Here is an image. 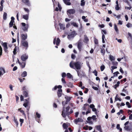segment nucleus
Segmentation results:
<instances>
[{"mask_svg": "<svg viewBox=\"0 0 132 132\" xmlns=\"http://www.w3.org/2000/svg\"><path fill=\"white\" fill-rule=\"evenodd\" d=\"M92 87V88L95 90H98V88L97 87L93 86Z\"/></svg>", "mask_w": 132, "mask_h": 132, "instance_id": "48", "label": "nucleus"}, {"mask_svg": "<svg viewBox=\"0 0 132 132\" xmlns=\"http://www.w3.org/2000/svg\"><path fill=\"white\" fill-rule=\"evenodd\" d=\"M41 115L40 114L38 113L37 112L36 113V116H35V118L36 119L37 118L39 119L40 118ZM36 120L37 121V120L36 119Z\"/></svg>", "mask_w": 132, "mask_h": 132, "instance_id": "23", "label": "nucleus"}, {"mask_svg": "<svg viewBox=\"0 0 132 132\" xmlns=\"http://www.w3.org/2000/svg\"><path fill=\"white\" fill-rule=\"evenodd\" d=\"M22 44L23 45L24 47H26L27 48L28 47V44L27 42L26 41L22 42Z\"/></svg>", "mask_w": 132, "mask_h": 132, "instance_id": "16", "label": "nucleus"}, {"mask_svg": "<svg viewBox=\"0 0 132 132\" xmlns=\"http://www.w3.org/2000/svg\"><path fill=\"white\" fill-rule=\"evenodd\" d=\"M27 73L26 71H24L21 74V76L22 77H25L27 76Z\"/></svg>", "mask_w": 132, "mask_h": 132, "instance_id": "24", "label": "nucleus"}, {"mask_svg": "<svg viewBox=\"0 0 132 132\" xmlns=\"http://www.w3.org/2000/svg\"><path fill=\"white\" fill-rule=\"evenodd\" d=\"M94 42L95 44H97L98 43V40L96 38L94 39Z\"/></svg>", "mask_w": 132, "mask_h": 132, "instance_id": "49", "label": "nucleus"}, {"mask_svg": "<svg viewBox=\"0 0 132 132\" xmlns=\"http://www.w3.org/2000/svg\"><path fill=\"white\" fill-rule=\"evenodd\" d=\"M59 26L61 30H64L65 29L64 26L62 24L60 23Z\"/></svg>", "mask_w": 132, "mask_h": 132, "instance_id": "27", "label": "nucleus"}, {"mask_svg": "<svg viewBox=\"0 0 132 132\" xmlns=\"http://www.w3.org/2000/svg\"><path fill=\"white\" fill-rule=\"evenodd\" d=\"M62 90L61 89H59L57 92V96L59 97H61L62 96Z\"/></svg>", "mask_w": 132, "mask_h": 132, "instance_id": "12", "label": "nucleus"}, {"mask_svg": "<svg viewBox=\"0 0 132 132\" xmlns=\"http://www.w3.org/2000/svg\"><path fill=\"white\" fill-rule=\"evenodd\" d=\"M18 49V47L16 46H15V48L14 49L13 53L14 55H15L16 54V51Z\"/></svg>", "mask_w": 132, "mask_h": 132, "instance_id": "29", "label": "nucleus"}, {"mask_svg": "<svg viewBox=\"0 0 132 132\" xmlns=\"http://www.w3.org/2000/svg\"><path fill=\"white\" fill-rule=\"evenodd\" d=\"M63 128H64V129H66L68 128V124L67 123H64L63 125Z\"/></svg>", "mask_w": 132, "mask_h": 132, "instance_id": "28", "label": "nucleus"}, {"mask_svg": "<svg viewBox=\"0 0 132 132\" xmlns=\"http://www.w3.org/2000/svg\"><path fill=\"white\" fill-rule=\"evenodd\" d=\"M115 9L116 10H120V7L119 6V5H116L115 7Z\"/></svg>", "mask_w": 132, "mask_h": 132, "instance_id": "42", "label": "nucleus"}, {"mask_svg": "<svg viewBox=\"0 0 132 132\" xmlns=\"http://www.w3.org/2000/svg\"><path fill=\"white\" fill-rule=\"evenodd\" d=\"M7 13L5 12L4 13L3 15V19L4 20H6L7 19Z\"/></svg>", "mask_w": 132, "mask_h": 132, "instance_id": "30", "label": "nucleus"}, {"mask_svg": "<svg viewBox=\"0 0 132 132\" xmlns=\"http://www.w3.org/2000/svg\"><path fill=\"white\" fill-rule=\"evenodd\" d=\"M93 73H94V74L95 76H97V73L96 70H95L93 72Z\"/></svg>", "mask_w": 132, "mask_h": 132, "instance_id": "47", "label": "nucleus"}, {"mask_svg": "<svg viewBox=\"0 0 132 132\" xmlns=\"http://www.w3.org/2000/svg\"><path fill=\"white\" fill-rule=\"evenodd\" d=\"M71 58L73 59H74L75 57V56L74 54H72L71 56Z\"/></svg>", "mask_w": 132, "mask_h": 132, "instance_id": "63", "label": "nucleus"}, {"mask_svg": "<svg viewBox=\"0 0 132 132\" xmlns=\"http://www.w3.org/2000/svg\"><path fill=\"white\" fill-rule=\"evenodd\" d=\"M65 98L66 99V101L65 102H64V101L62 102V104L63 106H64V104H67V103L72 98V97L65 95Z\"/></svg>", "mask_w": 132, "mask_h": 132, "instance_id": "4", "label": "nucleus"}, {"mask_svg": "<svg viewBox=\"0 0 132 132\" xmlns=\"http://www.w3.org/2000/svg\"><path fill=\"white\" fill-rule=\"evenodd\" d=\"M110 59L111 61L114 60L115 59L114 57L111 55L109 56Z\"/></svg>", "mask_w": 132, "mask_h": 132, "instance_id": "38", "label": "nucleus"}, {"mask_svg": "<svg viewBox=\"0 0 132 132\" xmlns=\"http://www.w3.org/2000/svg\"><path fill=\"white\" fill-rule=\"evenodd\" d=\"M3 46L4 48V49L5 51H6L8 48L7 44L6 43H4L3 44Z\"/></svg>", "mask_w": 132, "mask_h": 132, "instance_id": "21", "label": "nucleus"}, {"mask_svg": "<svg viewBox=\"0 0 132 132\" xmlns=\"http://www.w3.org/2000/svg\"><path fill=\"white\" fill-rule=\"evenodd\" d=\"M85 0H81V5L82 6H84L85 4V2H84Z\"/></svg>", "mask_w": 132, "mask_h": 132, "instance_id": "40", "label": "nucleus"}, {"mask_svg": "<svg viewBox=\"0 0 132 132\" xmlns=\"http://www.w3.org/2000/svg\"><path fill=\"white\" fill-rule=\"evenodd\" d=\"M22 2L25 3L27 4L28 5H29V3H28V0H22Z\"/></svg>", "mask_w": 132, "mask_h": 132, "instance_id": "37", "label": "nucleus"}, {"mask_svg": "<svg viewBox=\"0 0 132 132\" xmlns=\"http://www.w3.org/2000/svg\"><path fill=\"white\" fill-rule=\"evenodd\" d=\"M75 12V11L74 9H70L67 11V14L69 16H70L71 14L74 13Z\"/></svg>", "mask_w": 132, "mask_h": 132, "instance_id": "6", "label": "nucleus"}, {"mask_svg": "<svg viewBox=\"0 0 132 132\" xmlns=\"http://www.w3.org/2000/svg\"><path fill=\"white\" fill-rule=\"evenodd\" d=\"M126 26L128 28H131L132 27V24L129 23H128L126 24Z\"/></svg>", "mask_w": 132, "mask_h": 132, "instance_id": "41", "label": "nucleus"}, {"mask_svg": "<svg viewBox=\"0 0 132 132\" xmlns=\"http://www.w3.org/2000/svg\"><path fill=\"white\" fill-rule=\"evenodd\" d=\"M14 22L11 21L9 24V27H12L13 26L14 24Z\"/></svg>", "mask_w": 132, "mask_h": 132, "instance_id": "36", "label": "nucleus"}, {"mask_svg": "<svg viewBox=\"0 0 132 132\" xmlns=\"http://www.w3.org/2000/svg\"><path fill=\"white\" fill-rule=\"evenodd\" d=\"M20 121L21 123H23L24 121V119H20Z\"/></svg>", "mask_w": 132, "mask_h": 132, "instance_id": "64", "label": "nucleus"}, {"mask_svg": "<svg viewBox=\"0 0 132 132\" xmlns=\"http://www.w3.org/2000/svg\"><path fill=\"white\" fill-rule=\"evenodd\" d=\"M116 39L117 40L118 42L120 43H121L122 41V40L121 39H118L117 38H116Z\"/></svg>", "mask_w": 132, "mask_h": 132, "instance_id": "60", "label": "nucleus"}, {"mask_svg": "<svg viewBox=\"0 0 132 132\" xmlns=\"http://www.w3.org/2000/svg\"><path fill=\"white\" fill-rule=\"evenodd\" d=\"M9 87H10V89L11 90V91L13 90V86L12 85H9Z\"/></svg>", "mask_w": 132, "mask_h": 132, "instance_id": "50", "label": "nucleus"}, {"mask_svg": "<svg viewBox=\"0 0 132 132\" xmlns=\"http://www.w3.org/2000/svg\"><path fill=\"white\" fill-rule=\"evenodd\" d=\"M75 35V31H73L71 34L68 35V38L69 39H70L73 37Z\"/></svg>", "mask_w": 132, "mask_h": 132, "instance_id": "7", "label": "nucleus"}, {"mask_svg": "<svg viewBox=\"0 0 132 132\" xmlns=\"http://www.w3.org/2000/svg\"><path fill=\"white\" fill-rule=\"evenodd\" d=\"M119 71H120L122 73H124V72L123 71V70L122 69L121 67H120Z\"/></svg>", "mask_w": 132, "mask_h": 132, "instance_id": "61", "label": "nucleus"}, {"mask_svg": "<svg viewBox=\"0 0 132 132\" xmlns=\"http://www.w3.org/2000/svg\"><path fill=\"white\" fill-rule=\"evenodd\" d=\"M60 42V40L59 38H57L56 39V37L54 39L53 43L55 45V44L56 45L58 46Z\"/></svg>", "mask_w": 132, "mask_h": 132, "instance_id": "5", "label": "nucleus"}, {"mask_svg": "<svg viewBox=\"0 0 132 132\" xmlns=\"http://www.w3.org/2000/svg\"><path fill=\"white\" fill-rule=\"evenodd\" d=\"M67 76L68 78H73L72 76L70 73H67Z\"/></svg>", "mask_w": 132, "mask_h": 132, "instance_id": "34", "label": "nucleus"}, {"mask_svg": "<svg viewBox=\"0 0 132 132\" xmlns=\"http://www.w3.org/2000/svg\"><path fill=\"white\" fill-rule=\"evenodd\" d=\"M4 2V0H1V3H0L1 6H3V3Z\"/></svg>", "mask_w": 132, "mask_h": 132, "instance_id": "59", "label": "nucleus"}, {"mask_svg": "<svg viewBox=\"0 0 132 132\" xmlns=\"http://www.w3.org/2000/svg\"><path fill=\"white\" fill-rule=\"evenodd\" d=\"M25 103L23 104V105L25 107H26L28 105V104L29 103V101L28 100L26 99L25 100Z\"/></svg>", "mask_w": 132, "mask_h": 132, "instance_id": "19", "label": "nucleus"}, {"mask_svg": "<svg viewBox=\"0 0 132 132\" xmlns=\"http://www.w3.org/2000/svg\"><path fill=\"white\" fill-rule=\"evenodd\" d=\"M95 105L93 104H92L90 105L89 107L90 108L93 109L95 107Z\"/></svg>", "mask_w": 132, "mask_h": 132, "instance_id": "52", "label": "nucleus"}, {"mask_svg": "<svg viewBox=\"0 0 132 132\" xmlns=\"http://www.w3.org/2000/svg\"><path fill=\"white\" fill-rule=\"evenodd\" d=\"M22 39L23 40L26 39L27 38V35L26 34H22L21 35Z\"/></svg>", "mask_w": 132, "mask_h": 132, "instance_id": "17", "label": "nucleus"}, {"mask_svg": "<svg viewBox=\"0 0 132 132\" xmlns=\"http://www.w3.org/2000/svg\"><path fill=\"white\" fill-rule=\"evenodd\" d=\"M97 129L98 130H100V129L101 128V126H97L96 127Z\"/></svg>", "mask_w": 132, "mask_h": 132, "instance_id": "58", "label": "nucleus"}, {"mask_svg": "<svg viewBox=\"0 0 132 132\" xmlns=\"http://www.w3.org/2000/svg\"><path fill=\"white\" fill-rule=\"evenodd\" d=\"M22 25L21 28L22 30L25 32L28 31V29L29 27V25L28 24H26L22 22L21 23Z\"/></svg>", "mask_w": 132, "mask_h": 132, "instance_id": "3", "label": "nucleus"}, {"mask_svg": "<svg viewBox=\"0 0 132 132\" xmlns=\"http://www.w3.org/2000/svg\"><path fill=\"white\" fill-rule=\"evenodd\" d=\"M83 121V120L81 118H78L76 119L75 120V122L77 124L79 122H82Z\"/></svg>", "mask_w": 132, "mask_h": 132, "instance_id": "11", "label": "nucleus"}, {"mask_svg": "<svg viewBox=\"0 0 132 132\" xmlns=\"http://www.w3.org/2000/svg\"><path fill=\"white\" fill-rule=\"evenodd\" d=\"M92 118L93 120H95V119H96V116H95V115H93V116H92Z\"/></svg>", "mask_w": 132, "mask_h": 132, "instance_id": "53", "label": "nucleus"}, {"mask_svg": "<svg viewBox=\"0 0 132 132\" xmlns=\"http://www.w3.org/2000/svg\"><path fill=\"white\" fill-rule=\"evenodd\" d=\"M117 68V67L116 66H112L111 67V69H112V70H114Z\"/></svg>", "mask_w": 132, "mask_h": 132, "instance_id": "55", "label": "nucleus"}, {"mask_svg": "<svg viewBox=\"0 0 132 132\" xmlns=\"http://www.w3.org/2000/svg\"><path fill=\"white\" fill-rule=\"evenodd\" d=\"M117 128L118 129H119V131H122V129L121 128H120V125L119 124H117Z\"/></svg>", "mask_w": 132, "mask_h": 132, "instance_id": "39", "label": "nucleus"}, {"mask_svg": "<svg viewBox=\"0 0 132 132\" xmlns=\"http://www.w3.org/2000/svg\"><path fill=\"white\" fill-rule=\"evenodd\" d=\"M82 45V42L80 41H79L78 45V48L79 50L80 51L81 48V47Z\"/></svg>", "mask_w": 132, "mask_h": 132, "instance_id": "10", "label": "nucleus"}, {"mask_svg": "<svg viewBox=\"0 0 132 132\" xmlns=\"http://www.w3.org/2000/svg\"><path fill=\"white\" fill-rule=\"evenodd\" d=\"M23 95L25 96V97H26L28 96V93L26 91H24L23 92Z\"/></svg>", "mask_w": 132, "mask_h": 132, "instance_id": "35", "label": "nucleus"}, {"mask_svg": "<svg viewBox=\"0 0 132 132\" xmlns=\"http://www.w3.org/2000/svg\"><path fill=\"white\" fill-rule=\"evenodd\" d=\"M14 118V121L15 123L16 124L17 126V127L18 126V122L17 121V119H16V118L15 117H13Z\"/></svg>", "mask_w": 132, "mask_h": 132, "instance_id": "25", "label": "nucleus"}, {"mask_svg": "<svg viewBox=\"0 0 132 132\" xmlns=\"http://www.w3.org/2000/svg\"><path fill=\"white\" fill-rule=\"evenodd\" d=\"M5 73L4 69L2 68H0V76L2 75Z\"/></svg>", "mask_w": 132, "mask_h": 132, "instance_id": "14", "label": "nucleus"}, {"mask_svg": "<svg viewBox=\"0 0 132 132\" xmlns=\"http://www.w3.org/2000/svg\"><path fill=\"white\" fill-rule=\"evenodd\" d=\"M70 24L71 25L77 28L78 27V24L75 22L71 21L70 22Z\"/></svg>", "mask_w": 132, "mask_h": 132, "instance_id": "13", "label": "nucleus"}, {"mask_svg": "<svg viewBox=\"0 0 132 132\" xmlns=\"http://www.w3.org/2000/svg\"><path fill=\"white\" fill-rule=\"evenodd\" d=\"M61 81H62V82L63 83H64V84H65L66 83V82H65V81L64 79V78H62V79H61Z\"/></svg>", "mask_w": 132, "mask_h": 132, "instance_id": "57", "label": "nucleus"}, {"mask_svg": "<svg viewBox=\"0 0 132 132\" xmlns=\"http://www.w3.org/2000/svg\"><path fill=\"white\" fill-rule=\"evenodd\" d=\"M124 128L125 130L128 131L129 129V126H125Z\"/></svg>", "mask_w": 132, "mask_h": 132, "instance_id": "43", "label": "nucleus"}, {"mask_svg": "<svg viewBox=\"0 0 132 132\" xmlns=\"http://www.w3.org/2000/svg\"><path fill=\"white\" fill-rule=\"evenodd\" d=\"M114 29H115V30L116 31V32H117V33L118 34V33H119V30L117 26V25L115 24H114Z\"/></svg>", "mask_w": 132, "mask_h": 132, "instance_id": "26", "label": "nucleus"}, {"mask_svg": "<svg viewBox=\"0 0 132 132\" xmlns=\"http://www.w3.org/2000/svg\"><path fill=\"white\" fill-rule=\"evenodd\" d=\"M64 3L67 5H69L71 4L70 2V0H63Z\"/></svg>", "mask_w": 132, "mask_h": 132, "instance_id": "15", "label": "nucleus"}, {"mask_svg": "<svg viewBox=\"0 0 132 132\" xmlns=\"http://www.w3.org/2000/svg\"><path fill=\"white\" fill-rule=\"evenodd\" d=\"M119 73L118 71H116L113 73L114 76V77L117 76L118 75Z\"/></svg>", "mask_w": 132, "mask_h": 132, "instance_id": "44", "label": "nucleus"}, {"mask_svg": "<svg viewBox=\"0 0 132 132\" xmlns=\"http://www.w3.org/2000/svg\"><path fill=\"white\" fill-rule=\"evenodd\" d=\"M112 64L113 65H117L118 64V63L116 61H113L112 62Z\"/></svg>", "mask_w": 132, "mask_h": 132, "instance_id": "45", "label": "nucleus"}, {"mask_svg": "<svg viewBox=\"0 0 132 132\" xmlns=\"http://www.w3.org/2000/svg\"><path fill=\"white\" fill-rule=\"evenodd\" d=\"M17 69V67L16 66L14 67L13 69V71H15Z\"/></svg>", "mask_w": 132, "mask_h": 132, "instance_id": "62", "label": "nucleus"}, {"mask_svg": "<svg viewBox=\"0 0 132 132\" xmlns=\"http://www.w3.org/2000/svg\"><path fill=\"white\" fill-rule=\"evenodd\" d=\"M120 83V82L119 81L117 82V84H115L114 86V88L115 89H116L119 86Z\"/></svg>", "mask_w": 132, "mask_h": 132, "instance_id": "32", "label": "nucleus"}, {"mask_svg": "<svg viewBox=\"0 0 132 132\" xmlns=\"http://www.w3.org/2000/svg\"><path fill=\"white\" fill-rule=\"evenodd\" d=\"M18 63L19 64L20 67L22 68H23L25 67L26 65V62H23L22 63H21L19 61L18 59Z\"/></svg>", "mask_w": 132, "mask_h": 132, "instance_id": "9", "label": "nucleus"}, {"mask_svg": "<svg viewBox=\"0 0 132 132\" xmlns=\"http://www.w3.org/2000/svg\"><path fill=\"white\" fill-rule=\"evenodd\" d=\"M83 63L79 61L73 62L71 61L70 63V66L71 68L75 69L77 72L78 76H79V73L78 70L80 69Z\"/></svg>", "mask_w": 132, "mask_h": 132, "instance_id": "1", "label": "nucleus"}, {"mask_svg": "<svg viewBox=\"0 0 132 132\" xmlns=\"http://www.w3.org/2000/svg\"><path fill=\"white\" fill-rule=\"evenodd\" d=\"M28 57L27 55L25 54H24L21 56V59L23 61H25L28 59Z\"/></svg>", "mask_w": 132, "mask_h": 132, "instance_id": "8", "label": "nucleus"}, {"mask_svg": "<svg viewBox=\"0 0 132 132\" xmlns=\"http://www.w3.org/2000/svg\"><path fill=\"white\" fill-rule=\"evenodd\" d=\"M75 116L76 117H78V115H79V112H76L75 113Z\"/></svg>", "mask_w": 132, "mask_h": 132, "instance_id": "56", "label": "nucleus"}, {"mask_svg": "<svg viewBox=\"0 0 132 132\" xmlns=\"http://www.w3.org/2000/svg\"><path fill=\"white\" fill-rule=\"evenodd\" d=\"M101 53L103 54V55H104L105 53V50L104 48H101Z\"/></svg>", "mask_w": 132, "mask_h": 132, "instance_id": "33", "label": "nucleus"}, {"mask_svg": "<svg viewBox=\"0 0 132 132\" xmlns=\"http://www.w3.org/2000/svg\"><path fill=\"white\" fill-rule=\"evenodd\" d=\"M22 18L26 20H28L29 19V14L24 15H22Z\"/></svg>", "mask_w": 132, "mask_h": 132, "instance_id": "18", "label": "nucleus"}, {"mask_svg": "<svg viewBox=\"0 0 132 132\" xmlns=\"http://www.w3.org/2000/svg\"><path fill=\"white\" fill-rule=\"evenodd\" d=\"M24 11L27 12L28 13H29V10L27 8H24Z\"/></svg>", "mask_w": 132, "mask_h": 132, "instance_id": "51", "label": "nucleus"}, {"mask_svg": "<svg viewBox=\"0 0 132 132\" xmlns=\"http://www.w3.org/2000/svg\"><path fill=\"white\" fill-rule=\"evenodd\" d=\"M82 19L84 20V21L85 22H87L88 21V19H86V16H83L82 17Z\"/></svg>", "mask_w": 132, "mask_h": 132, "instance_id": "31", "label": "nucleus"}, {"mask_svg": "<svg viewBox=\"0 0 132 132\" xmlns=\"http://www.w3.org/2000/svg\"><path fill=\"white\" fill-rule=\"evenodd\" d=\"M58 8L57 7H56L55 9V10L57 11L58 10H59L60 11H61V8L60 5L59 4V3H58Z\"/></svg>", "mask_w": 132, "mask_h": 132, "instance_id": "22", "label": "nucleus"}, {"mask_svg": "<svg viewBox=\"0 0 132 132\" xmlns=\"http://www.w3.org/2000/svg\"><path fill=\"white\" fill-rule=\"evenodd\" d=\"M70 107L68 106L67 107L65 108L64 107L63 109L62 112V115L63 117H65L69 115V110Z\"/></svg>", "mask_w": 132, "mask_h": 132, "instance_id": "2", "label": "nucleus"}, {"mask_svg": "<svg viewBox=\"0 0 132 132\" xmlns=\"http://www.w3.org/2000/svg\"><path fill=\"white\" fill-rule=\"evenodd\" d=\"M115 101H117L118 100L120 101L121 100V99L119 98V96L117 94L115 97Z\"/></svg>", "mask_w": 132, "mask_h": 132, "instance_id": "20", "label": "nucleus"}, {"mask_svg": "<svg viewBox=\"0 0 132 132\" xmlns=\"http://www.w3.org/2000/svg\"><path fill=\"white\" fill-rule=\"evenodd\" d=\"M66 76V74L65 73L63 72L62 74V77L63 78L65 77Z\"/></svg>", "mask_w": 132, "mask_h": 132, "instance_id": "54", "label": "nucleus"}, {"mask_svg": "<svg viewBox=\"0 0 132 132\" xmlns=\"http://www.w3.org/2000/svg\"><path fill=\"white\" fill-rule=\"evenodd\" d=\"M105 68V66L104 65H102L100 67V68L101 69V70L102 71H103L104 69Z\"/></svg>", "mask_w": 132, "mask_h": 132, "instance_id": "46", "label": "nucleus"}]
</instances>
